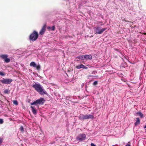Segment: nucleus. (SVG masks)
Wrapping results in <instances>:
<instances>
[{
    "label": "nucleus",
    "mask_w": 146,
    "mask_h": 146,
    "mask_svg": "<svg viewBox=\"0 0 146 146\" xmlns=\"http://www.w3.org/2000/svg\"><path fill=\"white\" fill-rule=\"evenodd\" d=\"M3 141V139L2 138L0 137V144L2 143Z\"/></svg>",
    "instance_id": "b1692460"
},
{
    "label": "nucleus",
    "mask_w": 146,
    "mask_h": 146,
    "mask_svg": "<svg viewBox=\"0 0 146 146\" xmlns=\"http://www.w3.org/2000/svg\"><path fill=\"white\" fill-rule=\"evenodd\" d=\"M32 87L40 94L43 95L46 94V92L39 83H37L33 84Z\"/></svg>",
    "instance_id": "f257e3e1"
},
{
    "label": "nucleus",
    "mask_w": 146,
    "mask_h": 146,
    "mask_svg": "<svg viewBox=\"0 0 146 146\" xmlns=\"http://www.w3.org/2000/svg\"><path fill=\"white\" fill-rule=\"evenodd\" d=\"M3 123V120L2 119H0V124H1Z\"/></svg>",
    "instance_id": "5701e85b"
},
{
    "label": "nucleus",
    "mask_w": 146,
    "mask_h": 146,
    "mask_svg": "<svg viewBox=\"0 0 146 146\" xmlns=\"http://www.w3.org/2000/svg\"><path fill=\"white\" fill-rule=\"evenodd\" d=\"M125 146H131L129 144H127Z\"/></svg>",
    "instance_id": "c85d7f7f"
},
{
    "label": "nucleus",
    "mask_w": 146,
    "mask_h": 146,
    "mask_svg": "<svg viewBox=\"0 0 146 146\" xmlns=\"http://www.w3.org/2000/svg\"><path fill=\"white\" fill-rule=\"evenodd\" d=\"M92 58V56L90 55H84V59L86 60H91Z\"/></svg>",
    "instance_id": "9d476101"
},
{
    "label": "nucleus",
    "mask_w": 146,
    "mask_h": 146,
    "mask_svg": "<svg viewBox=\"0 0 146 146\" xmlns=\"http://www.w3.org/2000/svg\"><path fill=\"white\" fill-rule=\"evenodd\" d=\"M144 127L145 128H146V125Z\"/></svg>",
    "instance_id": "c756f323"
},
{
    "label": "nucleus",
    "mask_w": 146,
    "mask_h": 146,
    "mask_svg": "<svg viewBox=\"0 0 146 146\" xmlns=\"http://www.w3.org/2000/svg\"><path fill=\"white\" fill-rule=\"evenodd\" d=\"M38 32L35 31H34L33 33H31L29 36H38Z\"/></svg>",
    "instance_id": "1a4fd4ad"
},
{
    "label": "nucleus",
    "mask_w": 146,
    "mask_h": 146,
    "mask_svg": "<svg viewBox=\"0 0 146 146\" xmlns=\"http://www.w3.org/2000/svg\"><path fill=\"white\" fill-rule=\"evenodd\" d=\"M13 103L14 104L16 105H17L18 104V103L17 100L13 101Z\"/></svg>",
    "instance_id": "aec40b11"
},
{
    "label": "nucleus",
    "mask_w": 146,
    "mask_h": 146,
    "mask_svg": "<svg viewBox=\"0 0 146 146\" xmlns=\"http://www.w3.org/2000/svg\"><path fill=\"white\" fill-rule=\"evenodd\" d=\"M143 35V34H142L141 36H142Z\"/></svg>",
    "instance_id": "2f4dec72"
},
{
    "label": "nucleus",
    "mask_w": 146,
    "mask_h": 146,
    "mask_svg": "<svg viewBox=\"0 0 146 146\" xmlns=\"http://www.w3.org/2000/svg\"><path fill=\"white\" fill-rule=\"evenodd\" d=\"M31 108H32V111L33 113L35 115L36 114V110L35 108L33 106H31Z\"/></svg>",
    "instance_id": "4468645a"
},
{
    "label": "nucleus",
    "mask_w": 146,
    "mask_h": 146,
    "mask_svg": "<svg viewBox=\"0 0 146 146\" xmlns=\"http://www.w3.org/2000/svg\"><path fill=\"white\" fill-rule=\"evenodd\" d=\"M45 102V100L43 98H40V99L37 100L33 102L31 104V105H37V104H43Z\"/></svg>",
    "instance_id": "f03ea898"
},
{
    "label": "nucleus",
    "mask_w": 146,
    "mask_h": 146,
    "mask_svg": "<svg viewBox=\"0 0 146 146\" xmlns=\"http://www.w3.org/2000/svg\"><path fill=\"white\" fill-rule=\"evenodd\" d=\"M86 137L85 135L84 134H80L76 138V139L80 141H82L85 139Z\"/></svg>",
    "instance_id": "20e7f679"
},
{
    "label": "nucleus",
    "mask_w": 146,
    "mask_h": 146,
    "mask_svg": "<svg viewBox=\"0 0 146 146\" xmlns=\"http://www.w3.org/2000/svg\"><path fill=\"white\" fill-rule=\"evenodd\" d=\"M8 55L6 54L3 55L1 56V57L4 59V61L5 62L8 63L10 61V59L9 58H8Z\"/></svg>",
    "instance_id": "6e6552de"
},
{
    "label": "nucleus",
    "mask_w": 146,
    "mask_h": 146,
    "mask_svg": "<svg viewBox=\"0 0 146 146\" xmlns=\"http://www.w3.org/2000/svg\"><path fill=\"white\" fill-rule=\"evenodd\" d=\"M47 29L49 30H51L52 31H53L55 29V27L54 26H53L52 27H48L47 28Z\"/></svg>",
    "instance_id": "dca6fc26"
},
{
    "label": "nucleus",
    "mask_w": 146,
    "mask_h": 146,
    "mask_svg": "<svg viewBox=\"0 0 146 146\" xmlns=\"http://www.w3.org/2000/svg\"><path fill=\"white\" fill-rule=\"evenodd\" d=\"M96 33L97 34H100L106 29V28H103L100 29V27H98L95 28Z\"/></svg>",
    "instance_id": "39448f33"
},
{
    "label": "nucleus",
    "mask_w": 146,
    "mask_h": 146,
    "mask_svg": "<svg viewBox=\"0 0 146 146\" xmlns=\"http://www.w3.org/2000/svg\"><path fill=\"white\" fill-rule=\"evenodd\" d=\"M140 123V120L139 118H136V121L135 123V125H137Z\"/></svg>",
    "instance_id": "2eb2a0df"
},
{
    "label": "nucleus",
    "mask_w": 146,
    "mask_h": 146,
    "mask_svg": "<svg viewBox=\"0 0 146 146\" xmlns=\"http://www.w3.org/2000/svg\"><path fill=\"white\" fill-rule=\"evenodd\" d=\"M38 37H29V39L30 42H33L37 39Z\"/></svg>",
    "instance_id": "ddd939ff"
},
{
    "label": "nucleus",
    "mask_w": 146,
    "mask_h": 146,
    "mask_svg": "<svg viewBox=\"0 0 146 146\" xmlns=\"http://www.w3.org/2000/svg\"><path fill=\"white\" fill-rule=\"evenodd\" d=\"M12 81L11 79H4L0 80V82L3 84H10Z\"/></svg>",
    "instance_id": "7ed1b4c3"
},
{
    "label": "nucleus",
    "mask_w": 146,
    "mask_h": 146,
    "mask_svg": "<svg viewBox=\"0 0 146 146\" xmlns=\"http://www.w3.org/2000/svg\"><path fill=\"white\" fill-rule=\"evenodd\" d=\"M46 24H44V25L39 33L40 35H42L44 34L46 31Z\"/></svg>",
    "instance_id": "0eeeda50"
},
{
    "label": "nucleus",
    "mask_w": 146,
    "mask_h": 146,
    "mask_svg": "<svg viewBox=\"0 0 146 146\" xmlns=\"http://www.w3.org/2000/svg\"><path fill=\"white\" fill-rule=\"evenodd\" d=\"M91 146H96L93 143H92L91 144Z\"/></svg>",
    "instance_id": "cd10ccee"
},
{
    "label": "nucleus",
    "mask_w": 146,
    "mask_h": 146,
    "mask_svg": "<svg viewBox=\"0 0 146 146\" xmlns=\"http://www.w3.org/2000/svg\"><path fill=\"white\" fill-rule=\"evenodd\" d=\"M137 113L139 114L141 118L143 117L144 116L143 114L141 112H139Z\"/></svg>",
    "instance_id": "6ab92c4d"
},
{
    "label": "nucleus",
    "mask_w": 146,
    "mask_h": 146,
    "mask_svg": "<svg viewBox=\"0 0 146 146\" xmlns=\"http://www.w3.org/2000/svg\"><path fill=\"white\" fill-rule=\"evenodd\" d=\"M86 118V119H93L94 118V116L91 115H85Z\"/></svg>",
    "instance_id": "9b49d317"
},
{
    "label": "nucleus",
    "mask_w": 146,
    "mask_h": 146,
    "mask_svg": "<svg viewBox=\"0 0 146 146\" xmlns=\"http://www.w3.org/2000/svg\"><path fill=\"white\" fill-rule=\"evenodd\" d=\"M97 84H98V82L97 81H95L94 82L93 84L94 85H96Z\"/></svg>",
    "instance_id": "a878e982"
},
{
    "label": "nucleus",
    "mask_w": 146,
    "mask_h": 146,
    "mask_svg": "<svg viewBox=\"0 0 146 146\" xmlns=\"http://www.w3.org/2000/svg\"><path fill=\"white\" fill-rule=\"evenodd\" d=\"M20 129L21 131H24V129L23 127L22 126H21L20 128Z\"/></svg>",
    "instance_id": "4be33fe9"
},
{
    "label": "nucleus",
    "mask_w": 146,
    "mask_h": 146,
    "mask_svg": "<svg viewBox=\"0 0 146 146\" xmlns=\"http://www.w3.org/2000/svg\"><path fill=\"white\" fill-rule=\"evenodd\" d=\"M87 66H89V65H87Z\"/></svg>",
    "instance_id": "473e14b6"
},
{
    "label": "nucleus",
    "mask_w": 146,
    "mask_h": 146,
    "mask_svg": "<svg viewBox=\"0 0 146 146\" xmlns=\"http://www.w3.org/2000/svg\"><path fill=\"white\" fill-rule=\"evenodd\" d=\"M78 58L80 60H82L84 59V55H82L79 56Z\"/></svg>",
    "instance_id": "a211bd4d"
},
{
    "label": "nucleus",
    "mask_w": 146,
    "mask_h": 146,
    "mask_svg": "<svg viewBox=\"0 0 146 146\" xmlns=\"http://www.w3.org/2000/svg\"><path fill=\"white\" fill-rule=\"evenodd\" d=\"M83 68L85 69H88V67L84 65V66L83 67Z\"/></svg>",
    "instance_id": "bb28decb"
},
{
    "label": "nucleus",
    "mask_w": 146,
    "mask_h": 146,
    "mask_svg": "<svg viewBox=\"0 0 146 146\" xmlns=\"http://www.w3.org/2000/svg\"><path fill=\"white\" fill-rule=\"evenodd\" d=\"M30 65L31 66L36 68L37 70H39L40 69V65H37L34 62H31L30 64Z\"/></svg>",
    "instance_id": "423d86ee"
},
{
    "label": "nucleus",
    "mask_w": 146,
    "mask_h": 146,
    "mask_svg": "<svg viewBox=\"0 0 146 146\" xmlns=\"http://www.w3.org/2000/svg\"><path fill=\"white\" fill-rule=\"evenodd\" d=\"M79 119L81 120L86 119V116L83 114H80L79 116Z\"/></svg>",
    "instance_id": "f8f14e48"
},
{
    "label": "nucleus",
    "mask_w": 146,
    "mask_h": 146,
    "mask_svg": "<svg viewBox=\"0 0 146 146\" xmlns=\"http://www.w3.org/2000/svg\"><path fill=\"white\" fill-rule=\"evenodd\" d=\"M144 34H145V35H146V33H145Z\"/></svg>",
    "instance_id": "7c9ffc66"
},
{
    "label": "nucleus",
    "mask_w": 146,
    "mask_h": 146,
    "mask_svg": "<svg viewBox=\"0 0 146 146\" xmlns=\"http://www.w3.org/2000/svg\"><path fill=\"white\" fill-rule=\"evenodd\" d=\"M4 92L6 94H8L9 93V91L8 90H6L4 91Z\"/></svg>",
    "instance_id": "412c9836"
},
{
    "label": "nucleus",
    "mask_w": 146,
    "mask_h": 146,
    "mask_svg": "<svg viewBox=\"0 0 146 146\" xmlns=\"http://www.w3.org/2000/svg\"><path fill=\"white\" fill-rule=\"evenodd\" d=\"M84 66V65L82 64H80L78 66H76V68L78 69H80L81 68H83V67Z\"/></svg>",
    "instance_id": "f3484780"
},
{
    "label": "nucleus",
    "mask_w": 146,
    "mask_h": 146,
    "mask_svg": "<svg viewBox=\"0 0 146 146\" xmlns=\"http://www.w3.org/2000/svg\"><path fill=\"white\" fill-rule=\"evenodd\" d=\"M0 75L2 76H4L5 75V74L3 73L0 72Z\"/></svg>",
    "instance_id": "393cba45"
}]
</instances>
